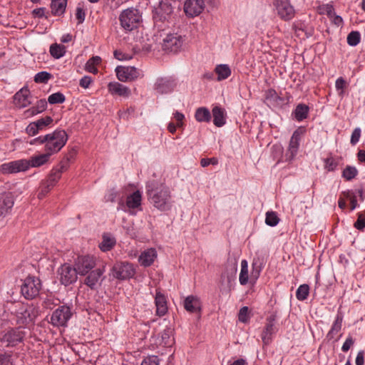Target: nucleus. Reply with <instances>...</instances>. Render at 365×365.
Segmentation results:
<instances>
[{"instance_id":"9","label":"nucleus","mask_w":365,"mask_h":365,"mask_svg":"<svg viewBox=\"0 0 365 365\" xmlns=\"http://www.w3.org/2000/svg\"><path fill=\"white\" fill-rule=\"evenodd\" d=\"M71 316L72 313L69 307L61 306L53 312L51 323L55 327H64Z\"/></svg>"},{"instance_id":"47","label":"nucleus","mask_w":365,"mask_h":365,"mask_svg":"<svg viewBox=\"0 0 365 365\" xmlns=\"http://www.w3.org/2000/svg\"><path fill=\"white\" fill-rule=\"evenodd\" d=\"M53 122V119L50 116L42 118L34 122L36 125L38 127L39 130H43L47 125H50Z\"/></svg>"},{"instance_id":"19","label":"nucleus","mask_w":365,"mask_h":365,"mask_svg":"<svg viewBox=\"0 0 365 365\" xmlns=\"http://www.w3.org/2000/svg\"><path fill=\"white\" fill-rule=\"evenodd\" d=\"M205 3L203 0H186L184 4V11L187 16H196L203 11Z\"/></svg>"},{"instance_id":"3","label":"nucleus","mask_w":365,"mask_h":365,"mask_svg":"<svg viewBox=\"0 0 365 365\" xmlns=\"http://www.w3.org/2000/svg\"><path fill=\"white\" fill-rule=\"evenodd\" d=\"M38 309L32 305L18 303L16 305L15 314L19 324H27L33 322L38 316Z\"/></svg>"},{"instance_id":"2","label":"nucleus","mask_w":365,"mask_h":365,"mask_svg":"<svg viewBox=\"0 0 365 365\" xmlns=\"http://www.w3.org/2000/svg\"><path fill=\"white\" fill-rule=\"evenodd\" d=\"M67 140L68 135L64 130H56L51 133L34 139L30 143L45 144V150L53 155L60 151Z\"/></svg>"},{"instance_id":"28","label":"nucleus","mask_w":365,"mask_h":365,"mask_svg":"<svg viewBox=\"0 0 365 365\" xmlns=\"http://www.w3.org/2000/svg\"><path fill=\"white\" fill-rule=\"evenodd\" d=\"M51 155V154L46 151V153L31 157L29 160H27L29 169L30 168H37L44 165L48 161Z\"/></svg>"},{"instance_id":"24","label":"nucleus","mask_w":365,"mask_h":365,"mask_svg":"<svg viewBox=\"0 0 365 365\" xmlns=\"http://www.w3.org/2000/svg\"><path fill=\"white\" fill-rule=\"evenodd\" d=\"M108 91L112 95H118L128 98L130 95V90L127 86L118 82H111L108 85Z\"/></svg>"},{"instance_id":"26","label":"nucleus","mask_w":365,"mask_h":365,"mask_svg":"<svg viewBox=\"0 0 365 365\" xmlns=\"http://www.w3.org/2000/svg\"><path fill=\"white\" fill-rule=\"evenodd\" d=\"M157 257V252L155 249L150 248L143 252L139 257V262L144 267L150 266Z\"/></svg>"},{"instance_id":"50","label":"nucleus","mask_w":365,"mask_h":365,"mask_svg":"<svg viewBox=\"0 0 365 365\" xmlns=\"http://www.w3.org/2000/svg\"><path fill=\"white\" fill-rule=\"evenodd\" d=\"M357 230H362L365 228V215L363 213L358 214V219L354 225Z\"/></svg>"},{"instance_id":"43","label":"nucleus","mask_w":365,"mask_h":365,"mask_svg":"<svg viewBox=\"0 0 365 365\" xmlns=\"http://www.w3.org/2000/svg\"><path fill=\"white\" fill-rule=\"evenodd\" d=\"M360 39L361 36L359 32L354 31L348 34L347 43L351 46H355L360 42Z\"/></svg>"},{"instance_id":"57","label":"nucleus","mask_w":365,"mask_h":365,"mask_svg":"<svg viewBox=\"0 0 365 365\" xmlns=\"http://www.w3.org/2000/svg\"><path fill=\"white\" fill-rule=\"evenodd\" d=\"M85 16H86V14H85L84 10L81 7H77L76 16L78 21V24H82L84 21Z\"/></svg>"},{"instance_id":"36","label":"nucleus","mask_w":365,"mask_h":365,"mask_svg":"<svg viewBox=\"0 0 365 365\" xmlns=\"http://www.w3.org/2000/svg\"><path fill=\"white\" fill-rule=\"evenodd\" d=\"M51 55L56 59L63 57L66 53V47L63 45L53 43L49 49Z\"/></svg>"},{"instance_id":"46","label":"nucleus","mask_w":365,"mask_h":365,"mask_svg":"<svg viewBox=\"0 0 365 365\" xmlns=\"http://www.w3.org/2000/svg\"><path fill=\"white\" fill-rule=\"evenodd\" d=\"M51 78V73L46 71H41L36 74L34 81L36 83H46Z\"/></svg>"},{"instance_id":"17","label":"nucleus","mask_w":365,"mask_h":365,"mask_svg":"<svg viewBox=\"0 0 365 365\" xmlns=\"http://www.w3.org/2000/svg\"><path fill=\"white\" fill-rule=\"evenodd\" d=\"M301 134L302 132L299 129L293 133L285 155L287 160L291 161L296 156L299 147Z\"/></svg>"},{"instance_id":"7","label":"nucleus","mask_w":365,"mask_h":365,"mask_svg":"<svg viewBox=\"0 0 365 365\" xmlns=\"http://www.w3.org/2000/svg\"><path fill=\"white\" fill-rule=\"evenodd\" d=\"M41 289V280L37 277L29 276L24 280L21 292L26 299H32L39 294Z\"/></svg>"},{"instance_id":"38","label":"nucleus","mask_w":365,"mask_h":365,"mask_svg":"<svg viewBox=\"0 0 365 365\" xmlns=\"http://www.w3.org/2000/svg\"><path fill=\"white\" fill-rule=\"evenodd\" d=\"M115 245V240L114 237L104 235L103 236V240L100 244L99 247L103 252H106L110 250Z\"/></svg>"},{"instance_id":"44","label":"nucleus","mask_w":365,"mask_h":365,"mask_svg":"<svg viewBox=\"0 0 365 365\" xmlns=\"http://www.w3.org/2000/svg\"><path fill=\"white\" fill-rule=\"evenodd\" d=\"M66 100L62 93L57 92L50 95L48 98V102L50 104L63 103Z\"/></svg>"},{"instance_id":"29","label":"nucleus","mask_w":365,"mask_h":365,"mask_svg":"<svg viewBox=\"0 0 365 365\" xmlns=\"http://www.w3.org/2000/svg\"><path fill=\"white\" fill-rule=\"evenodd\" d=\"M0 205V215H6L14 205V197L11 193H4L1 197Z\"/></svg>"},{"instance_id":"1","label":"nucleus","mask_w":365,"mask_h":365,"mask_svg":"<svg viewBox=\"0 0 365 365\" xmlns=\"http://www.w3.org/2000/svg\"><path fill=\"white\" fill-rule=\"evenodd\" d=\"M147 194L151 203L158 210H168L171 208V195L169 188L163 184L158 187L155 181L146 185Z\"/></svg>"},{"instance_id":"56","label":"nucleus","mask_w":365,"mask_h":365,"mask_svg":"<svg viewBox=\"0 0 365 365\" xmlns=\"http://www.w3.org/2000/svg\"><path fill=\"white\" fill-rule=\"evenodd\" d=\"M26 131L29 135L34 136L39 132V130H38V127L36 125V124L34 123V122H33V123H31L26 127Z\"/></svg>"},{"instance_id":"25","label":"nucleus","mask_w":365,"mask_h":365,"mask_svg":"<svg viewBox=\"0 0 365 365\" xmlns=\"http://www.w3.org/2000/svg\"><path fill=\"white\" fill-rule=\"evenodd\" d=\"M157 315L164 316L168 312L167 300L164 294L160 292H156L155 297Z\"/></svg>"},{"instance_id":"49","label":"nucleus","mask_w":365,"mask_h":365,"mask_svg":"<svg viewBox=\"0 0 365 365\" xmlns=\"http://www.w3.org/2000/svg\"><path fill=\"white\" fill-rule=\"evenodd\" d=\"M0 365H13V359L11 354H0Z\"/></svg>"},{"instance_id":"52","label":"nucleus","mask_w":365,"mask_h":365,"mask_svg":"<svg viewBox=\"0 0 365 365\" xmlns=\"http://www.w3.org/2000/svg\"><path fill=\"white\" fill-rule=\"evenodd\" d=\"M248 307H243L240 309L238 319L241 322L246 323L248 321Z\"/></svg>"},{"instance_id":"51","label":"nucleus","mask_w":365,"mask_h":365,"mask_svg":"<svg viewBox=\"0 0 365 365\" xmlns=\"http://www.w3.org/2000/svg\"><path fill=\"white\" fill-rule=\"evenodd\" d=\"M324 168L328 171H333L337 166V163L334 160L333 158H328L324 160Z\"/></svg>"},{"instance_id":"13","label":"nucleus","mask_w":365,"mask_h":365,"mask_svg":"<svg viewBox=\"0 0 365 365\" xmlns=\"http://www.w3.org/2000/svg\"><path fill=\"white\" fill-rule=\"evenodd\" d=\"M277 330L275 316L271 315L267 317L266 324L261 334L263 346H267L272 342V336L277 332Z\"/></svg>"},{"instance_id":"20","label":"nucleus","mask_w":365,"mask_h":365,"mask_svg":"<svg viewBox=\"0 0 365 365\" xmlns=\"http://www.w3.org/2000/svg\"><path fill=\"white\" fill-rule=\"evenodd\" d=\"M176 86V82L171 78H158L155 85V90L160 94L168 93L173 91Z\"/></svg>"},{"instance_id":"4","label":"nucleus","mask_w":365,"mask_h":365,"mask_svg":"<svg viewBox=\"0 0 365 365\" xmlns=\"http://www.w3.org/2000/svg\"><path fill=\"white\" fill-rule=\"evenodd\" d=\"M119 20L121 26L125 30L130 31L138 28L141 21V15L138 9L129 8L121 12Z\"/></svg>"},{"instance_id":"15","label":"nucleus","mask_w":365,"mask_h":365,"mask_svg":"<svg viewBox=\"0 0 365 365\" xmlns=\"http://www.w3.org/2000/svg\"><path fill=\"white\" fill-rule=\"evenodd\" d=\"M279 16L284 20H289L294 16V9L288 0H275Z\"/></svg>"},{"instance_id":"64","label":"nucleus","mask_w":365,"mask_h":365,"mask_svg":"<svg viewBox=\"0 0 365 365\" xmlns=\"http://www.w3.org/2000/svg\"><path fill=\"white\" fill-rule=\"evenodd\" d=\"M162 339L163 340H165V339H167V341H165L164 342V345L165 346H170L173 343V339H170V334H169V331H165L163 332V334H162Z\"/></svg>"},{"instance_id":"59","label":"nucleus","mask_w":365,"mask_h":365,"mask_svg":"<svg viewBox=\"0 0 365 365\" xmlns=\"http://www.w3.org/2000/svg\"><path fill=\"white\" fill-rule=\"evenodd\" d=\"M114 56L116 59L119 61L128 60L131 58V56L128 54H125L122 51L118 50L114 51Z\"/></svg>"},{"instance_id":"39","label":"nucleus","mask_w":365,"mask_h":365,"mask_svg":"<svg viewBox=\"0 0 365 365\" xmlns=\"http://www.w3.org/2000/svg\"><path fill=\"white\" fill-rule=\"evenodd\" d=\"M248 264L245 259L241 262V270L239 277L240 283L242 285H245L248 282Z\"/></svg>"},{"instance_id":"6","label":"nucleus","mask_w":365,"mask_h":365,"mask_svg":"<svg viewBox=\"0 0 365 365\" xmlns=\"http://www.w3.org/2000/svg\"><path fill=\"white\" fill-rule=\"evenodd\" d=\"M26 332L21 328H11L4 331L0 341L6 347H14L23 342Z\"/></svg>"},{"instance_id":"22","label":"nucleus","mask_w":365,"mask_h":365,"mask_svg":"<svg viewBox=\"0 0 365 365\" xmlns=\"http://www.w3.org/2000/svg\"><path fill=\"white\" fill-rule=\"evenodd\" d=\"M14 103L19 108H25L31 103L30 101V91L24 87L19 91L14 96Z\"/></svg>"},{"instance_id":"12","label":"nucleus","mask_w":365,"mask_h":365,"mask_svg":"<svg viewBox=\"0 0 365 365\" xmlns=\"http://www.w3.org/2000/svg\"><path fill=\"white\" fill-rule=\"evenodd\" d=\"M60 275V281L65 286L69 285L77 280L78 274L75 267L69 264H63L58 270Z\"/></svg>"},{"instance_id":"58","label":"nucleus","mask_w":365,"mask_h":365,"mask_svg":"<svg viewBox=\"0 0 365 365\" xmlns=\"http://www.w3.org/2000/svg\"><path fill=\"white\" fill-rule=\"evenodd\" d=\"M354 341L351 336H349L342 345L341 350L346 352L349 350L351 346L354 344Z\"/></svg>"},{"instance_id":"35","label":"nucleus","mask_w":365,"mask_h":365,"mask_svg":"<svg viewBox=\"0 0 365 365\" xmlns=\"http://www.w3.org/2000/svg\"><path fill=\"white\" fill-rule=\"evenodd\" d=\"M215 73L217 74V80L222 81L231 75V69L227 64H220L216 66Z\"/></svg>"},{"instance_id":"61","label":"nucleus","mask_w":365,"mask_h":365,"mask_svg":"<svg viewBox=\"0 0 365 365\" xmlns=\"http://www.w3.org/2000/svg\"><path fill=\"white\" fill-rule=\"evenodd\" d=\"M118 196V192L114 190H110L108 193L105 196L107 202H114Z\"/></svg>"},{"instance_id":"18","label":"nucleus","mask_w":365,"mask_h":365,"mask_svg":"<svg viewBox=\"0 0 365 365\" xmlns=\"http://www.w3.org/2000/svg\"><path fill=\"white\" fill-rule=\"evenodd\" d=\"M106 272V265L103 264L101 267H98L94 270H91L84 279V283L91 289H94L98 284L101 278Z\"/></svg>"},{"instance_id":"16","label":"nucleus","mask_w":365,"mask_h":365,"mask_svg":"<svg viewBox=\"0 0 365 365\" xmlns=\"http://www.w3.org/2000/svg\"><path fill=\"white\" fill-rule=\"evenodd\" d=\"M173 13V8L167 2H161L159 6L155 8L153 14V19L157 24L159 22H165Z\"/></svg>"},{"instance_id":"5","label":"nucleus","mask_w":365,"mask_h":365,"mask_svg":"<svg viewBox=\"0 0 365 365\" xmlns=\"http://www.w3.org/2000/svg\"><path fill=\"white\" fill-rule=\"evenodd\" d=\"M185 36L178 33H169L163 38L162 48L166 52L178 53L183 48Z\"/></svg>"},{"instance_id":"55","label":"nucleus","mask_w":365,"mask_h":365,"mask_svg":"<svg viewBox=\"0 0 365 365\" xmlns=\"http://www.w3.org/2000/svg\"><path fill=\"white\" fill-rule=\"evenodd\" d=\"M217 163H218V160L216 158H202L200 160V165L202 167H207L210 164L215 165Z\"/></svg>"},{"instance_id":"62","label":"nucleus","mask_w":365,"mask_h":365,"mask_svg":"<svg viewBox=\"0 0 365 365\" xmlns=\"http://www.w3.org/2000/svg\"><path fill=\"white\" fill-rule=\"evenodd\" d=\"M364 351H359L356 355V365H364Z\"/></svg>"},{"instance_id":"40","label":"nucleus","mask_w":365,"mask_h":365,"mask_svg":"<svg viewBox=\"0 0 365 365\" xmlns=\"http://www.w3.org/2000/svg\"><path fill=\"white\" fill-rule=\"evenodd\" d=\"M101 58L99 56H93L91 58L86 64V70L90 73H96L98 72V69L96 68V65L101 63Z\"/></svg>"},{"instance_id":"42","label":"nucleus","mask_w":365,"mask_h":365,"mask_svg":"<svg viewBox=\"0 0 365 365\" xmlns=\"http://www.w3.org/2000/svg\"><path fill=\"white\" fill-rule=\"evenodd\" d=\"M357 174L358 170L355 167L347 165L342 172V177L346 180H351Z\"/></svg>"},{"instance_id":"37","label":"nucleus","mask_w":365,"mask_h":365,"mask_svg":"<svg viewBox=\"0 0 365 365\" xmlns=\"http://www.w3.org/2000/svg\"><path fill=\"white\" fill-rule=\"evenodd\" d=\"M343 321V316L341 314H338L336 317L334 322L332 324L331 329L329 331L327 334V337L329 339H333L335 334H336L341 329Z\"/></svg>"},{"instance_id":"54","label":"nucleus","mask_w":365,"mask_h":365,"mask_svg":"<svg viewBox=\"0 0 365 365\" xmlns=\"http://www.w3.org/2000/svg\"><path fill=\"white\" fill-rule=\"evenodd\" d=\"M361 136V129L359 128H356L352 132L350 142L352 145L356 144Z\"/></svg>"},{"instance_id":"27","label":"nucleus","mask_w":365,"mask_h":365,"mask_svg":"<svg viewBox=\"0 0 365 365\" xmlns=\"http://www.w3.org/2000/svg\"><path fill=\"white\" fill-rule=\"evenodd\" d=\"M201 303L200 299L193 295L187 297L184 300L185 309L192 313L200 312Z\"/></svg>"},{"instance_id":"8","label":"nucleus","mask_w":365,"mask_h":365,"mask_svg":"<svg viewBox=\"0 0 365 365\" xmlns=\"http://www.w3.org/2000/svg\"><path fill=\"white\" fill-rule=\"evenodd\" d=\"M29 170L26 159H21L3 163L0 165V173L3 175L15 174Z\"/></svg>"},{"instance_id":"63","label":"nucleus","mask_w":365,"mask_h":365,"mask_svg":"<svg viewBox=\"0 0 365 365\" xmlns=\"http://www.w3.org/2000/svg\"><path fill=\"white\" fill-rule=\"evenodd\" d=\"M174 118L178 121L177 125L178 127L182 126V120L185 118L184 115L178 111H175L174 113Z\"/></svg>"},{"instance_id":"48","label":"nucleus","mask_w":365,"mask_h":365,"mask_svg":"<svg viewBox=\"0 0 365 365\" xmlns=\"http://www.w3.org/2000/svg\"><path fill=\"white\" fill-rule=\"evenodd\" d=\"M319 9L321 14H326L329 18H332L334 16V9L330 4L323 5Z\"/></svg>"},{"instance_id":"31","label":"nucleus","mask_w":365,"mask_h":365,"mask_svg":"<svg viewBox=\"0 0 365 365\" xmlns=\"http://www.w3.org/2000/svg\"><path fill=\"white\" fill-rule=\"evenodd\" d=\"M213 123L217 127H222L225 124V111L222 108L215 106L212 108Z\"/></svg>"},{"instance_id":"14","label":"nucleus","mask_w":365,"mask_h":365,"mask_svg":"<svg viewBox=\"0 0 365 365\" xmlns=\"http://www.w3.org/2000/svg\"><path fill=\"white\" fill-rule=\"evenodd\" d=\"M115 72L118 79L122 82L133 81L139 76L138 70L131 66H117Z\"/></svg>"},{"instance_id":"30","label":"nucleus","mask_w":365,"mask_h":365,"mask_svg":"<svg viewBox=\"0 0 365 365\" xmlns=\"http://www.w3.org/2000/svg\"><path fill=\"white\" fill-rule=\"evenodd\" d=\"M51 14L60 16L65 13L67 0H51Z\"/></svg>"},{"instance_id":"60","label":"nucleus","mask_w":365,"mask_h":365,"mask_svg":"<svg viewBox=\"0 0 365 365\" xmlns=\"http://www.w3.org/2000/svg\"><path fill=\"white\" fill-rule=\"evenodd\" d=\"M91 82H92L91 77L86 76L81 79L80 86L84 88H87L89 87Z\"/></svg>"},{"instance_id":"41","label":"nucleus","mask_w":365,"mask_h":365,"mask_svg":"<svg viewBox=\"0 0 365 365\" xmlns=\"http://www.w3.org/2000/svg\"><path fill=\"white\" fill-rule=\"evenodd\" d=\"M309 293V287L307 284H302L297 289L296 297L299 301L305 300Z\"/></svg>"},{"instance_id":"53","label":"nucleus","mask_w":365,"mask_h":365,"mask_svg":"<svg viewBox=\"0 0 365 365\" xmlns=\"http://www.w3.org/2000/svg\"><path fill=\"white\" fill-rule=\"evenodd\" d=\"M159 361L157 356H150L143 359L141 365H159Z\"/></svg>"},{"instance_id":"45","label":"nucleus","mask_w":365,"mask_h":365,"mask_svg":"<svg viewBox=\"0 0 365 365\" xmlns=\"http://www.w3.org/2000/svg\"><path fill=\"white\" fill-rule=\"evenodd\" d=\"M279 221V217L274 212H267L266 213L265 222L269 226H275Z\"/></svg>"},{"instance_id":"34","label":"nucleus","mask_w":365,"mask_h":365,"mask_svg":"<svg viewBox=\"0 0 365 365\" xmlns=\"http://www.w3.org/2000/svg\"><path fill=\"white\" fill-rule=\"evenodd\" d=\"M308 113V106L302 103L299 104L294 111V118L297 120L302 121L307 118Z\"/></svg>"},{"instance_id":"10","label":"nucleus","mask_w":365,"mask_h":365,"mask_svg":"<svg viewBox=\"0 0 365 365\" xmlns=\"http://www.w3.org/2000/svg\"><path fill=\"white\" fill-rule=\"evenodd\" d=\"M96 259L93 256H79L75 260L74 267L79 275L87 274L96 267Z\"/></svg>"},{"instance_id":"33","label":"nucleus","mask_w":365,"mask_h":365,"mask_svg":"<svg viewBox=\"0 0 365 365\" xmlns=\"http://www.w3.org/2000/svg\"><path fill=\"white\" fill-rule=\"evenodd\" d=\"M195 117L198 122H209L211 120L210 112L205 107L198 108L195 111Z\"/></svg>"},{"instance_id":"32","label":"nucleus","mask_w":365,"mask_h":365,"mask_svg":"<svg viewBox=\"0 0 365 365\" xmlns=\"http://www.w3.org/2000/svg\"><path fill=\"white\" fill-rule=\"evenodd\" d=\"M47 108V101L45 99H41L37 101L36 106L26 110L25 113L27 116H33L44 111Z\"/></svg>"},{"instance_id":"23","label":"nucleus","mask_w":365,"mask_h":365,"mask_svg":"<svg viewBox=\"0 0 365 365\" xmlns=\"http://www.w3.org/2000/svg\"><path fill=\"white\" fill-rule=\"evenodd\" d=\"M69 157H66L60 163L59 168H53L51 171L47 180L51 184H56L58 180L61 177L62 173L66 170L68 167V163L70 161Z\"/></svg>"},{"instance_id":"21","label":"nucleus","mask_w":365,"mask_h":365,"mask_svg":"<svg viewBox=\"0 0 365 365\" xmlns=\"http://www.w3.org/2000/svg\"><path fill=\"white\" fill-rule=\"evenodd\" d=\"M142 195L139 190L135 191L133 193L127 196L126 206L128 209L130 215H135V209L141 210Z\"/></svg>"},{"instance_id":"11","label":"nucleus","mask_w":365,"mask_h":365,"mask_svg":"<svg viewBox=\"0 0 365 365\" xmlns=\"http://www.w3.org/2000/svg\"><path fill=\"white\" fill-rule=\"evenodd\" d=\"M114 277L119 279H125L134 276L135 270L133 265L128 262H118L112 269Z\"/></svg>"}]
</instances>
